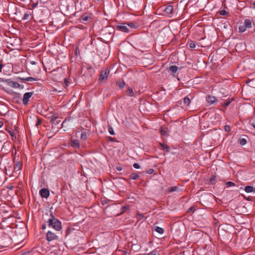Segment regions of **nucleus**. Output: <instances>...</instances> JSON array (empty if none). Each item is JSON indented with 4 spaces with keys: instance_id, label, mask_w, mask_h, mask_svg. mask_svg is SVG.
I'll use <instances>...</instances> for the list:
<instances>
[{
    "instance_id": "1",
    "label": "nucleus",
    "mask_w": 255,
    "mask_h": 255,
    "mask_svg": "<svg viewBox=\"0 0 255 255\" xmlns=\"http://www.w3.org/2000/svg\"><path fill=\"white\" fill-rule=\"evenodd\" d=\"M45 223H47V226L49 228L53 229L55 231L59 232L62 230V224L61 222L57 218L51 213L50 214V218L47 221H45Z\"/></svg>"
},
{
    "instance_id": "2",
    "label": "nucleus",
    "mask_w": 255,
    "mask_h": 255,
    "mask_svg": "<svg viewBox=\"0 0 255 255\" xmlns=\"http://www.w3.org/2000/svg\"><path fill=\"white\" fill-rule=\"evenodd\" d=\"M59 239L58 236L57 235V233L53 232L51 231L47 232L46 235V239L49 242H52L55 240H58Z\"/></svg>"
},
{
    "instance_id": "3",
    "label": "nucleus",
    "mask_w": 255,
    "mask_h": 255,
    "mask_svg": "<svg viewBox=\"0 0 255 255\" xmlns=\"http://www.w3.org/2000/svg\"><path fill=\"white\" fill-rule=\"evenodd\" d=\"M110 73V70L108 69L102 70L100 74L99 80L101 81L107 79Z\"/></svg>"
},
{
    "instance_id": "4",
    "label": "nucleus",
    "mask_w": 255,
    "mask_h": 255,
    "mask_svg": "<svg viewBox=\"0 0 255 255\" xmlns=\"http://www.w3.org/2000/svg\"><path fill=\"white\" fill-rule=\"evenodd\" d=\"M33 95L32 92H26L25 93L23 97L22 102L23 104L24 105H27L28 104V102L29 101L30 98Z\"/></svg>"
},
{
    "instance_id": "5",
    "label": "nucleus",
    "mask_w": 255,
    "mask_h": 255,
    "mask_svg": "<svg viewBox=\"0 0 255 255\" xmlns=\"http://www.w3.org/2000/svg\"><path fill=\"white\" fill-rule=\"evenodd\" d=\"M70 144L72 147L76 148H80V143L79 140L73 137L70 139Z\"/></svg>"
},
{
    "instance_id": "6",
    "label": "nucleus",
    "mask_w": 255,
    "mask_h": 255,
    "mask_svg": "<svg viewBox=\"0 0 255 255\" xmlns=\"http://www.w3.org/2000/svg\"><path fill=\"white\" fill-rule=\"evenodd\" d=\"M39 193L40 196L45 198H47L50 195L49 191L48 189L46 188H42L41 189Z\"/></svg>"
},
{
    "instance_id": "7",
    "label": "nucleus",
    "mask_w": 255,
    "mask_h": 255,
    "mask_svg": "<svg viewBox=\"0 0 255 255\" xmlns=\"http://www.w3.org/2000/svg\"><path fill=\"white\" fill-rule=\"evenodd\" d=\"M162 8V10L167 14H171L173 11V7L171 5H167Z\"/></svg>"
},
{
    "instance_id": "8",
    "label": "nucleus",
    "mask_w": 255,
    "mask_h": 255,
    "mask_svg": "<svg viewBox=\"0 0 255 255\" xmlns=\"http://www.w3.org/2000/svg\"><path fill=\"white\" fill-rule=\"evenodd\" d=\"M14 171L15 172L20 170L22 168V163L20 161L14 162Z\"/></svg>"
},
{
    "instance_id": "9",
    "label": "nucleus",
    "mask_w": 255,
    "mask_h": 255,
    "mask_svg": "<svg viewBox=\"0 0 255 255\" xmlns=\"http://www.w3.org/2000/svg\"><path fill=\"white\" fill-rule=\"evenodd\" d=\"M207 102L211 104H213L217 102V99L215 97L213 96H208L206 97Z\"/></svg>"
},
{
    "instance_id": "10",
    "label": "nucleus",
    "mask_w": 255,
    "mask_h": 255,
    "mask_svg": "<svg viewBox=\"0 0 255 255\" xmlns=\"http://www.w3.org/2000/svg\"><path fill=\"white\" fill-rule=\"evenodd\" d=\"M117 28L124 32L128 33L129 32L128 28L124 25H118L117 26Z\"/></svg>"
},
{
    "instance_id": "11",
    "label": "nucleus",
    "mask_w": 255,
    "mask_h": 255,
    "mask_svg": "<svg viewBox=\"0 0 255 255\" xmlns=\"http://www.w3.org/2000/svg\"><path fill=\"white\" fill-rule=\"evenodd\" d=\"M159 145L161 147V149L163 150H165L166 153H168L170 151L169 147L166 144L163 143H159Z\"/></svg>"
},
{
    "instance_id": "12",
    "label": "nucleus",
    "mask_w": 255,
    "mask_h": 255,
    "mask_svg": "<svg viewBox=\"0 0 255 255\" xmlns=\"http://www.w3.org/2000/svg\"><path fill=\"white\" fill-rule=\"evenodd\" d=\"M7 85L8 86H10L13 88H18L20 86L19 84L16 82H13V81H9V80H8L7 81Z\"/></svg>"
},
{
    "instance_id": "13",
    "label": "nucleus",
    "mask_w": 255,
    "mask_h": 255,
    "mask_svg": "<svg viewBox=\"0 0 255 255\" xmlns=\"http://www.w3.org/2000/svg\"><path fill=\"white\" fill-rule=\"evenodd\" d=\"M190 97L192 98V96L188 95V96L185 97V98H184V99H183V103L188 106H189V105L190 104V103H191Z\"/></svg>"
},
{
    "instance_id": "14",
    "label": "nucleus",
    "mask_w": 255,
    "mask_h": 255,
    "mask_svg": "<svg viewBox=\"0 0 255 255\" xmlns=\"http://www.w3.org/2000/svg\"><path fill=\"white\" fill-rule=\"evenodd\" d=\"M50 119L51 123L55 125L59 124V122H60V120H58L57 117L55 115H52Z\"/></svg>"
},
{
    "instance_id": "15",
    "label": "nucleus",
    "mask_w": 255,
    "mask_h": 255,
    "mask_svg": "<svg viewBox=\"0 0 255 255\" xmlns=\"http://www.w3.org/2000/svg\"><path fill=\"white\" fill-rule=\"evenodd\" d=\"M167 191L168 192H172L174 191L179 192L181 191V190H180V188L177 186H172L168 187Z\"/></svg>"
},
{
    "instance_id": "16",
    "label": "nucleus",
    "mask_w": 255,
    "mask_h": 255,
    "mask_svg": "<svg viewBox=\"0 0 255 255\" xmlns=\"http://www.w3.org/2000/svg\"><path fill=\"white\" fill-rule=\"evenodd\" d=\"M253 20L251 19H246L245 20V26L246 28H251L252 26Z\"/></svg>"
},
{
    "instance_id": "17",
    "label": "nucleus",
    "mask_w": 255,
    "mask_h": 255,
    "mask_svg": "<svg viewBox=\"0 0 255 255\" xmlns=\"http://www.w3.org/2000/svg\"><path fill=\"white\" fill-rule=\"evenodd\" d=\"M126 93L128 96L134 97L135 94L132 88L128 87L126 91Z\"/></svg>"
},
{
    "instance_id": "18",
    "label": "nucleus",
    "mask_w": 255,
    "mask_h": 255,
    "mask_svg": "<svg viewBox=\"0 0 255 255\" xmlns=\"http://www.w3.org/2000/svg\"><path fill=\"white\" fill-rule=\"evenodd\" d=\"M245 190L247 193H251L255 192V188H254V187L252 186H247L245 188Z\"/></svg>"
},
{
    "instance_id": "19",
    "label": "nucleus",
    "mask_w": 255,
    "mask_h": 255,
    "mask_svg": "<svg viewBox=\"0 0 255 255\" xmlns=\"http://www.w3.org/2000/svg\"><path fill=\"white\" fill-rule=\"evenodd\" d=\"M169 70L170 71H171L172 73L174 74L177 72L178 67L175 65H172L169 67Z\"/></svg>"
},
{
    "instance_id": "20",
    "label": "nucleus",
    "mask_w": 255,
    "mask_h": 255,
    "mask_svg": "<svg viewBox=\"0 0 255 255\" xmlns=\"http://www.w3.org/2000/svg\"><path fill=\"white\" fill-rule=\"evenodd\" d=\"M154 230L158 233L159 234H163L164 232V230L162 228H160L159 227H158V226H155L154 227Z\"/></svg>"
},
{
    "instance_id": "21",
    "label": "nucleus",
    "mask_w": 255,
    "mask_h": 255,
    "mask_svg": "<svg viewBox=\"0 0 255 255\" xmlns=\"http://www.w3.org/2000/svg\"><path fill=\"white\" fill-rule=\"evenodd\" d=\"M117 84L120 88H123L125 85V82L123 80H118Z\"/></svg>"
},
{
    "instance_id": "22",
    "label": "nucleus",
    "mask_w": 255,
    "mask_h": 255,
    "mask_svg": "<svg viewBox=\"0 0 255 255\" xmlns=\"http://www.w3.org/2000/svg\"><path fill=\"white\" fill-rule=\"evenodd\" d=\"M139 177V175L136 173H132L129 175V178L132 180H136Z\"/></svg>"
},
{
    "instance_id": "23",
    "label": "nucleus",
    "mask_w": 255,
    "mask_h": 255,
    "mask_svg": "<svg viewBox=\"0 0 255 255\" xmlns=\"http://www.w3.org/2000/svg\"><path fill=\"white\" fill-rule=\"evenodd\" d=\"M80 138L82 140L85 141L87 140V135L85 131H83L81 132Z\"/></svg>"
},
{
    "instance_id": "24",
    "label": "nucleus",
    "mask_w": 255,
    "mask_h": 255,
    "mask_svg": "<svg viewBox=\"0 0 255 255\" xmlns=\"http://www.w3.org/2000/svg\"><path fill=\"white\" fill-rule=\"evenodd\" d=\"M233 100V99L232 98L231 99L227 101L224 102L222 103L221 105H222V106H223L224 107H227L230 104V103L232 102V101Z\"/></svg>"
},
{
    "instance_id": "25",
    "label": "nucleus",
    "mask_w": 255,
    "mask_h": 255,
    "mask_svg": "<svg viewBox=\"0 0 255 255\" xmlns=\"http://www.w3.org/2000/svg\"><path fill=\"white\" fill-rule=\"evenodd\" d=\"M21 79L24 81H33L37 80L36 79L32 78V77L23 78H21Z\"/></svg>"
},
{
    "instance_id": "26",
    "label": "nucleus",
    "mask_w": 255,
    "mask_h": 255,
    "mask_svg": "<svg viewBox=\"0 0 255 255\" xmlns=\"http://www.w3.org/2000/svg\"><path fill=\"white\" fill-rule=\"evenodd\" d=\"M220 14L226 16L229 15V13L225 9L221 10L219 11Z\"/></svg>"
},
{
    "instance_id": "27",
    "label": "nucleus",
    "mask_w": 255,
    "mask_h": 255,
    "mask_svg": "<svg viewBox=\"0 0 255 255\" xmlns=\"http://www.w3.org/2000/svg\"><path fill=\"white\" fill-rule=\"evenodd\" d=\"M126 24L132 28H136L137 27V25L133 22H128L126 23Z\"/></svg>"
},
{
    "instance_id": "28",
    "label": "nucleus",
    "mask_w": 255,
    "mask_h": 255,
    "mask_svg": "<svg viewBox=\"0 0 255 255\" xmlns=\"http://www.w3.org/2000/svg\"><path fill=\"white\" fill-rule=\"evenodd\" d=\"M226 185L227 187H231V186H235L236 184L235 183L231 182V181H228L226 183Z\"/></svg>"
},
{
    "instance_id": "29",
    "label": "nucleus",
    "mask_w": 255,
    "mask_h": 255,
    "mask_svg": "<svg viewBox=\"0 0 255 255\" xmlns=\"http://www.w3.org/2000/svg\"><path fill=\"white\" fill-rule=\"evenodd\" d=\"M30 15H31V13L30 12L29 13H25L23 15L22 19L23 20H27Z\"/></svg>"
},
{
    "instance_id": "30",
    "label": "nucleus",
    "mask_w": 255,
    "mask_h": 255,
    "mask_svg": "<svg viewBox=\"0 0 255 255\" xmlns=\"http://www.w3.org/2000/svg\"><path fill=\"white\" fill-rule=\"evenodd\" d=\"M210 182L211 184L214 185L216 183V177L215 176H212L210 178Z\"/></svg>"
},
{
    "instance_id": "31",
    "label": "nucleus",
    "mask_w": 255,
    "mask_h": 255,
    "mask_svg": "<svg viewBox=\"0 0 255 255\" xmlns=\"http://www.w3.org/2000/svg\"><path fill=\"white\" fill-rule=\"evenodd\" d=\"M146 255H159V254L157 251L153 250Z\"/></svg>"
},
{
    "instance_id": "32",
    "label": "nucleus",
    "mask_w": 255,
    "mask_h": 255,
    "mask_svg": "<svg viewBox=\"0 0 255 255\" xmlns=\"http://www.w3.org/2000/svg\"><path fill=\"white\" fill-rule=\"evenodd\" d=\"M240 143L242 145H244L247 143V140L245 138H241L240 139Z\"/></svg>"
},
{
    "instance_id": "33",
    "label": "nucleus",
    "mask_w": 255,
    "mask_h": 255,
    "mask_svg": "<svg viewBox=\"0 0 255 255\" xmlns=\"http://www.w3.org/2000/svg\"><path fill=\"white\" fill-rule=\"evenodd\" d=\"M250 125L255 128V119H252L250 120Z\"/></svg>"
},
{
    "instance_id": "34",
    "label": "nucleus",
    "mask_w": 255,
    "mask_h": 255,
    "mask_svg": "<svg viewBox=\"0 0 255 255\" xmlns=\"http://www.w3.org/2000/svg\"><path fill=\"white\" fill-rule=\"evenodd\" d=\"M189 46L191 48H194L196 47L195 43L193 41H190L189 42Z\"/></svg>"
},
{
    "instance_id": "35",
    "label": "nucleus",
    "mask_w": 255,
    "mask_h": 255,
    "mask_svg": "<svg viewBox=\"0 0 255 255\" xmlns=\"http://www.w3.org/2000/svg\"><path fill=\"white\" fill-rule=\"evenodd\" d=\"M108 130H109V133L111 135H114L115 134L114 130L113 128H112L111 127H109Z\"/></svg>"
},
{
    "instance_id": "36",
    "label": "nucleus",
    "mask_w": 255,
    "mask_h": 255,
    "mask_svg": "<svg viewBox=\"0 0 255 255\" xmlns=\"http://www.w3.org/2000/svg\"><path fill=\"white\" fill-rule=\"evenodd\" d=\"M136 215L138 216L141 219H145L146 218L143 214L138 212H137Z\"/></svg>"
},
{
    "instance_id": "37",
    "label": "nucleus",
    "mask_w": 255,
    "mask_h": 255,
    "mask_svg": "<svg viewBox=\"0 0 255 255\" xmlns=\"http://www.w3.org/2000/svg\"><path fill=\"white\" fill-rule=\"evenodd\" d=\"M246 28L245 26H240L239 27V31L240 32H243L246 30Z\"/></svg>"
},
{
    "instance_id": "38",
    "label": "nucleus",
    "mask_w": 255,
    "mask_h": 255,
    "mask_svg": "<svg viewBox=\"0 0 255 255\" xmlns=\"http://www.w3.org/2000/svg\"><path fill=\"white\" fill-rule=\"evenodd\" d=\"M225 130L228 132L231 131V127L228 125H226L224 127Z\"/></svg>"
},
{
    "instance_id": "39",
    "label": "nucleus",
    "mask_w": 255,
    "mask_h": 255,
    "mask_svg": "<svg viewBox=\"0 0 255 255\" xmlns=\"http://www.w3.org/2000/svg\"><path fill=\"white\" fill-rule=\"evenodd\" d=\"M129 208V207L128 206H123L122 208V213H124L127 210H128Z\"/></svg>"
},
{
    "instance_id": "40",
    "label": "nucleus",
    "mask_w": 255,
    "mask_h": 255,
    "mask_svg": "<svg viewBox=\"0 0 255 255\" xmlns=\"http://www.w3.org/2000/svg\"><path fill=\"white\" fill-rule=\"evenodd\" d=\"M133 166L134 168H136V169H139L140 168V165L137 163H135L133 164Z\"/></svg>"
},
{
    "instance_id": "41",
    "label": "nucleus",
    "mask_w": 255,
    "mask_h": 255,
    "mask_svg": "<svg viewBox=\"0 0 255 255\" xmlns=\"http://www.w3.org/2000/svg\"><path fill=\"white\" fill-rule=\"evenodd\" d=\"M160 132L162 135H166V131L162 128L160 129Z\"/></svg>"
},
{
    "instance_id": "42",
    "label": "nucleus",
    "mask_w": 255,
    "mask_h": 255,
    "mask_svg": "<svg viewBox=\"0 0 255 255\" xmlns=\"http://www.w3.org/2000/svg\"><path fill=\"white\" fill-rule=\"evenodd\" d=\"M46 225H47V223H45V221L44 223H43V224L42 225V229L45 230L46 228Z\"/></svg>"
},
{
    "instance_id": "43",
    "label": "nucleus",
    "mask_w": 255,
    "mask_h": 255,
    "mask_svg": "<svg viewBox=\"0 0 255 255\" xmlns=\"http://www.w3.org/2000/svg\"><path fill=\"white\" fill-rule=\"evenodd\" d=\"M8 133L12 137H14L15 136L14 133L12 131H8Z\"/></svg>"
},
{
    "instance_id": "44",
    "label": "nucleus",
    "mask_w": 255,
    "mask_h": 255,
    "mask_svg": "<svg viewBox=\"0 0 255 255\" xmlns=\"http://www.w3.org/2000/svg\"><path fill=\"white\" fill-rule=\"evenodd\" d=\"M88 18H89L88 16H82V20L83 21H87V20H88Z\"/></svg>"
},
{
    "instance_id": "45",
    "label": "nucleus",
    "mask_w": 255,
    "mask_h": 255,
    "mask_svg": "<svg viewBox=\"0 0 255 255\" xmlns=\"http://www.w3.org/2000/svg\"><path fill=\"white\" fill-rule=\"evenodd\" d=\"M67 121V119H65L62 123V127H64V126L66 124Z\"/></svg>"
},
{
    "instance_id": "46",
    "label": "nucleus",
    "mask_w": 255,
    "mask_h": 255,
    "mask_svg": "<svg viewBox=\"0 0 255 255\" xmlns=\"http://www.w3.org/2000/svg\"><path fill=\"white\" fill-rule=\"evenodd\" d=\"M251 5L252 6L251 7H253V8L255 9V1L252 3H251Z\"/></svg>"
},
{
    "instance_id": "47",
    "label": "nucleus",
    "mask_w": 255,
    "mask_h": 255,
    "mask_svg": "<svg viewBox=\"0 0 255 255\" xmlns=\"http://www.w3.org/2000/svg\"><path fill=\"white\" fill-rule=\"evenodd\" d=\"M40 124H41V121L40 120H38V121L36 122V126H38Z\"/></svg>"
},
{
    "instance_id": "48",
    "label": "nucleus",
    "mask_w": 255,
    "mask_h": 255,
    "mask_svg": "<svg viewBox=\"0 0 255 255\" xmlns=\"http://www.w3.org/2000/svg\"><path fill=\"white\" fill-rule=\"evenodd\" d=\"M3 67V65L2 63L0 64V72H1L2 71V68Z\"/></svg>"
},
{
    "instance_id": "49",
    "label": "nucleus",
    "mask_w": 255,
    "mask_h": 255,
    "mask_svg": "<svg viewBox=\"0 0 255 255\" xmlns=\"http://www.w3.org/2000/svg\"><path fill=\"white\" fill-rule=\"evenodd\" d=\"M64 83H65V85H66V86H68V81H67V80H66V79H64Z\"/></svg>"
},
{
    "instance_id": "50",
    "label": "nucleus",
    "mask_w": 255,
    "mask_h": 255,
    "mask_svg": "<svg viewBox=\"0 0 255 255\" xmlns=\"http://www.w3.org/2000/svg\"><path fill=\"white\" fill-rule=\"evenodd\" d=\"M116 169L119 171H121L122 170V168L121 167H117Z\"/></svg>"
},
{
    "instance_id": "51",
    "label": "nucleus",
    "mask_w": 255,
    "mask_h": 255,
    "mask_svg": "<svg viewBox=\"0 0 255 255\" xmlns=\"http://www.w3.org/2000/svg\"><path fill=\"white\" fill-rule=\"evenodd\" d=\"M3 124L2 122L0 121V128L3 126Z\"/></svg>"
},
{
    "instance_id": "52",
    "label": "nucleus",
    "mask_w": 255,
    "mask_h": 255,
    "mask_svg": "<svg viewBox=\"0 0 255 255\" xmlns=\"http://www.w3.org/2000/svg\"><path fill=\"white\" fill-rule=\"evenodd\" d=\"M30 63L32 65H34L36 64V63L34 61H31Z\"/></svg>"
},
{
    "instance_id": "53",
    "label": "nucleus",
    "mask_w": 255,
    "mask_h": 255,
    "mask_svg": "<svg viewBox=\"0 0 255 255\" xmlns=\"http://www.w3.org/2000/svg\"><path fill=\"white\" fill-rule=\"evenodd\" d=\"M193 207H191V208H190L189 209V210L191 211V210H193Z\"/></svg>"
},
{
    "instance_id": "54",
    "label": "nucleus",
    "mask_w": 255,
    "mask_h": 255,
    "mask_svg": "<svg viewBox=\"0 0 255 255\" xmlns=\"http://www.w3.org/2000/svg\"><path fill=\"white\" fill-rule=\"evenodd\" d=\"M110 139L111 140H112V141H113V138H112V137H110Z\"/></svg>"
},
{
    "instance_id": "55",
    "label": "nucleus",
    "mask_w": 255,
    "mask_h": 255,
    "mask_svg": "<svg viewBox=\"0 0 255 255\" xmlns=\"http://www.w3.org/2000/svg\"><path fill=\"white\" fill-rule=\"evenodd\" d=\"M252 81H253V80H250V81H249V83H250V82H252Z\"/></svg>"
},
{
    "instance_id": "56",
    "label": "nucleus",
    "mask_w": 255,
    "mask_h": 255,
    "mask_svg": "<svg viewBox=\"0 0 255 255\" xmlns=\"http://www.w3.org/2000/svg\"><path fill=\"white\" fill-rule=\"evenodd\" d=\"M98 1H100V0H98Z\"/></svg>"
}]
</instances>
